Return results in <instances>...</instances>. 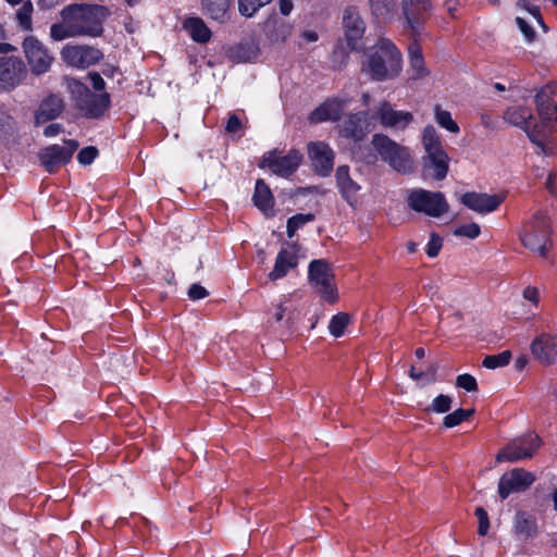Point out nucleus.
Instances as JSON below:
<instances>
[{
    "instance_id": "f257e3e1",
    "label": "nucleus",
    "mask_w": 557,
    "mask_h": 557,
    "mask_svg": "<svg viewBox=\"0 0 557 557\" xmlns=\"http://www.w3.org/2000/svg\"><path fill=\"white\" fill-rule=\"evenodd\" d=\"M403 69L400 51L388 39H381L369 49L362 62V72L376 82L396 78Z\"/></svg>"
},
{
    "instance_id": "f03ea898",
    "label": "nucleus",
    "mask_w": 557,
    "mask_h": 557,
    "mask_svg": "<svg viewBox=\"0 0 557 557\" xmlns=\"http://www.w3.org/2000/svg\"><path fill=\"white\" fill-rule=\"evenodd\" d=\"M109 12L98 4H71L61 11L62 18H69L76 24L81 36L97 37L102 34V24Z\"/></svg>"
},
{
    "instance_id": "7ed1b4c3",
    "label": "nucleus",
    "mask_w": 557,
    "mask_h": 557,
    "mask_svg": "<svg viewBox=\"0 0 557 557\" xmlns=\"http://www.w3.org/2000/svg\"><path fill=\"white\" fill-rule=\"evenodd\" d=\"M67 89L75 109L86 119H100L110 108L108 92L96 94L75 78L67 79Z\"/></svg>"
},
{
    "instance_id": "20e7f679",
    "label": "nucleus",
    "mask_w": 557,
    "mask_h": 557,
    "mask_svg": "<svg viewBox=\"0 0 557 557\" xmlns=\"http://www.w3.org/2000/svg\"><path fill=\"white\" fill-rule=\"evenodd\" d=\"M557 85L547 84L535 94L534 104L539 122V138L543 141L548 133L557 131Z\"/></svg>"
},
{
    "instance_id": "39448f33",
    "label": "nucleus",
    "mask_w": 557,
    "mask_h": 557,
    "mask_svg": "<svg viewBox=\"0 0 557 557\" xmlns=\"http://www.w3.org/2000/svg\"><path fill=\"white\" fill-rule=\"evenodd\" d=\"M372 144L382 160L399 173H410L413 170V162L409 150L392 140L383 134H375Z\"/></svg>"
},
{
    "instance_id": "423d86ee",
    "label": "nucleus",
    "mask_w": 557,
    "mask_h": 557,
    "mask_svg": "<svg viewBox=\"0 0 557 557\" xmlns=\"http://www.w3.org/2000/svg\"><path fill=\"white\" fill-rule=\"evenodd\" d=\"M308 280L325 301L329 304L337 301L335 275L331 263L326 259L312 260L309 263Z\"/></svg>"
},
{
    "instance_id": "0eeeda50",
    "label": "nucleus",
    "mask_w": 557,
    "mask_h": 557,
    "mask_svg": "<svg viewBox=\"0 0 557 557\" xmlns=\"http://www.w3.org/2000/svg\"><path fill=\"white\" fill-rule=\"evenodd\" d=\"M408 206L416 212L440 218L449 211L444 194L422 188L412 189L407 197Z\"/></svg>"
},
{
    "instance_id": "6e6552de",
    "label": "nucleus",
    "mask_w": 557,
    "mask_h": 557,
    "mask_svg": "<svg viewBox=\"0 0 557 557\" xmlns=\"http://www.w3.org/2000/svg\"><path fill=\"white\" fill-rule=\"evenodd\" d=\"M520 238L527 248L543 257L546 256L552 247L548 220L542 214H536L524 232L520 234Z\"/></svg>"
},
{
    "instance_id": "1a4fd4ad",
    "label": "nucleus",
    "mask_w": 557,
    "mask_h": 557,
    "mask_svg": "<svg viewBox=\"0 0 557 557\" xmlns=\"http://www.w3.org/2000/svg\"><path fill=\"white\" fill-rule=\"evenodd\" d=\"M78 141L74 139L63 140V145H51L40 149L38 152V159L40 165L45 168L49 173H54L62 165L67 164L73 153L78 148Z\"/></svg>"
},
{
    "instance_id": "9d476101",
    "label": "nucleus",
    "mask_w": 557,
    "mask_h": 557,
    "mask_svg": "<svg viewBox=\"0 0 557 557\" xmlns=\"http://www.w3.org/2000/svg\"><path fill=\"white\" fill-rule=\"evenodd\" d=\"M27 77V67L17 57L0 58V91H12Z\"/></svg>"
},
{
    "instance_id": "9b49d317",
    "label": "nucleus",
    "mask_w": 557,
    "mask_h": 557,
    "mask_svg": "<svg viewBox=\"0 0 557 557\" xmlns=\"http://www.w3.org/2000/svg\"><path fill=\"white\" fill-rule=\"evenodd\" d=\"M22 46L34 75H41L49 71L53 62V57L37 38L28 36L24 39Z\"/></svg>"
},
{
    "instance_id": "f8f14e48",
    "label": "nucleus",
    "mask_w": 557,
    "mask_h": 557,
    "mask_svg": "<svg viewBox=\"0 0 557 557\" xmlns=\"http://www.w3.org/2000/svg\"><path fill=\"white\" fill-rule=\"evenodd\" d=\"M535 474L523 469L515 468L505 472L498 481V495L506 499L510 494L522 493L527 491L534 482Z\"/></svg>"
},
{
    "instance_id": "ddd939ff",
    "label": "nucleus",
    "mask_w": 557,
    "mask_h": 557,
    "mask_svg": "<svg viewBox=\"0 0 557 557\" xmlns=\"http://www.w3.org/2000/svg\"><path fill=\"white\" fill-rule=\"evenodd\" d=\"M343 27L348 47L351 50L361 49L363 47L361 39L364 34L366 25L355 7H348L344 11Z\"/></svg>"
},
{
    "instance_id": "4468645a",
    "label": "nucleus",
    "mask_w": 557,
    "mask_h": 557,
    "mask_svg": "<svg viewBox=\"0 0 557 557\" xmlns=\"http://www.w3.org/2000/svg\"><path fill=\"white\" fill-rule=\"evenodd\" d=\"M504 119L511 125L522 128L532 143L542 146V140L539 138V129L536 128L535 122H533L535 119L528 108H508L504 113Z\"/></svg>"
},
{
    "instance_id": "2eb2a0df",
    "label": "nucleus",
    "mask_w": 557,
    "mask_h": 557,
    "mask_svg": "<svg viewBox=\"0 0 557 557\" xmlns=\"http://www.w3.org/2000/svg\"><path fill=\"white\" fill-rule=\"evenodd\" d=\"M61 57L65 63L85 69L97 63L102 58V53L89 46L67 45L62 49Z\"/></svg>"
},
{
    "instance_id": "dca6fc26",
    "label": "nucleus",
    "mask_w": 557,
    "mask_h": 557,
    "mask_svg": "<svg viewBox=\"0 0 557 557\" xmlns=\"http://www.w3.org/2000/svg\"><path fill=\"white\" fill-rule=\"evenodd\" d=\"M502 195H487L482 193H466L460 197V201L470 210L484 214L495 211L504 201Z\"/></svg>"
},
{
    "instance_id": "f3484780",
    "label": "nucleus",
    "mask_w": 557,
    "mask_h": 557,
    "mask_svg": "<svg viewBox=\"0 0 557 557\" xmlns=\"http://www.w3.org/2000/svg\"><path fill=\"white\" fill-rule=\"evenodd\" d=\"M531 352L541 364H553L557 359V336L541 334L532 342Z\"/></svg>"
},
{
    "instance_id": "a211bd4d",
    "label": "nucleus",
    "mask_w": 557,
    "mask_h": 557,
    "mask_svg": "<svg viewBox=\"0 0 557 557\" xmlns=\"http://www.w3.org/2000/svg\"><path fill=\"white\" fill-rule=\"evenodd\" d=\"M431 7L429 0H403V13L413 40L420 35L421 15Z\"/></svg>"
},
{
    "instance_id": "6ab92c4d",
    "label": "nucleus",
    "mask_w": 557,
    "mask_h": 557,
    "mask_svg": "<svg viewBox=\"0 0 557 557\" xmlns=\"http://www.w3.org/2000/svg\"><path fill=\"white\" fill-rule=\"evenodd\" d=\"M308 153L315 172L321 176L330 175L334 165V153L324 143H311Z\"/></svg>"
},
{
    "instance_id": "aec40b11",
    "label": "nucleus",
    "mask_w": 557,
    "mask_h": 557,
    "mask_svg": "<svg viewBox=\"0 0 557 557\" xmlns=\"http://www.w3.org/2000/svg\"><path fill=\"white\" fill-rule=\"evenodd\" d=\"M64 108V101L59 95L51 94L44 98L35 112V126L55 120L63 113Z\"/></svg>"
},
{
    "instance_id": "412c9836",
    "label": "nucleus",
    "mask_w": 557,
    "mask_h": 557,
    "mask_svg": "<svg viewBox=\"0 0 557 557\" xmlns=\"http://www.w3.org/2000/svg\"><path fill=\"white\" fill-rule=\"evenodd\" d=\"M300 162L301 154L297 150H292L284 157L263 158L262 166H269L271 171L277 175L288 176L296 171Z\"/></svg>"
},
{
    "instance_id": "4be33fe9",
    "label": "nucleus",
    "mask_w": 557,
    "mask_h": 557,
    "mask_svg": "<svg viewBox=\"0 0 557 557\" xmlns=\"http://www.w3.org/2000/svg\"><path fill=\"white\" fill-rule=\"evenodd\" d=\"M376 116L385 127L397 129L405 128L413 119L410 112L396 111L387 101L382 102Z\"/></svg>"
},
{
    "instance_id": "5701e85b",
    "label": "nucleus",
    "mask_w": 557,
    "mask_h": 557,
    "mask_svg": "<svg viewBox=\"0 0 557 557\" xmlns=\"http://www.w3.org/2000/svg\"><path fill=\"white\" fill-rule=\"evenodd\" d=\"M263 32L271 42L282 44L292 34V25L277 14H273L264 22Z\"/></svg>"
},
{
    "instance_id": "b1692460",
    "label": "nucleus",
    "mask_w": 557,
    "mask_h": 557,
    "mask_svg": "<svg viewBox=\"0 0 557 557\" xmlns=\"http://www.w3.org/2000/svg\"><path fill=\"white\" fill-rule=\"evenodd\" d=\"M449 157L444 149L426 153L423 158V165L426 171H432V176L436 181H442L448 173Z\"/></svg>"
},
{
    "instance_id": "393cba45",
    "label": "nucleus",
    "mask_w": 557,
    "mask_h": 557,
    "mask_svg": "<svg viewBox=\"0 0 557 557\" xmlns=\"http://www.w3.org/2000/svg\"><path fill=\"white\" fill-rule=\"evenodd\" d=\"M298 264V257L295 250L282 249L276 259L273 270L269 273L271 281L284 277L290 269Z\"/></svg>"
},
{
    "instance_id": "a878e982",
    "label": "nucleus",
    "mask_w": 557,
    "mask_h": 557,
    "mask_svg": "<svg viewBox=\"0 0 557 557\" xmlns=\"http://www.w3.org/2000/svg\"><path fill=\"white\" fill-rule=\"evenodd\" d=\"M337 187L349 205L356 201V195L360 186L349 176V169L347 165H341L336 170Z\"/></svg>"
},
{
    "instance_id": "bb28decb",
    "label": "nucleus",
    "mask_w": 557,
    "mask_h": 557,
    "mask_svg": "<svg viewBox=\"0 0 557 557\" xmlns=\"http://www.w3.org/2000/svg\"><path fill=\"white\" fill-rule=\"evenodd\" d=\"M342 116V106L338 101H326L313 110L310 114L312 123L323 121H337Z\"/></svg>"
},
{
    "instance_id": "cd10ccee",
    "label": "nucleus",
    "mask_w": 557,
    "mask_h": 557,
    "mask_svg": "<svg viewBox=\"0 0 557 557\" xmlns=\"http://www.w3.org/2000/svg\"><path fill=\"white\" fill-rule=\"evenodd\" d=\"M532 457V451L525 448L522 442L513 441L507 444L496 456L498 462L509 461L516 462L520 459H528Z\"/></svg>"
},
{
    "instance_id": "c85d7f7f",
    "label": "nucleus",
    "mask_w": 557,
    "mask_h": 557,
    "mask_svg": "<svg viewBox=\"0 0 557 557\" xmlns=\"http://www.w3.org/2000/svg\"><path fill=\"white\" fill-rule=\"evenodd\" d=\"M409 53V63H410V70L412 72V78L413 79H420L423 77H426L430 72L425 66L421 49L419 45L417 44V40H413V42L408 48Z\"/></svg>"
},
{
    "instance_id": "c756f323",
    "label": "nucleus",
    "mask_w": 557,
    "mask_h": 557,
    "mask_svg": "<svg viewBox=\"0 0 557 557\" xmlns=\"http://www.w3.org/2000/svg\"><path fill=\"white\" fill-rule=\"evenodd\" d=\"M232 0H201L202 10L212 20L224 23Z\"/></svg>"
},
{
    "instance_id": "7c9ffc66",
    "label": "nucleus",
    "mask_w": 557,
    "mask_h": 557,
    "mask_svg": "<svg viewBox=\"0 0 557 557\" xmlns=\"http://www.w3.org/2000/svg\"><path fill=\"white\" fill-rule=\"evenodd\" d=\"M252 199L255 206L264 213L273 209L274 198L263 180L257 181Z\"/></svg>"
},
{
    "instance_id": "2f4dec72",
    "label": "nucleus",
    "mask_w": 557,
    "mask_h": 557,
    "mask_svg": "<svg viewBox=\"0 0 557 557\" xmlns=\"http://www.w3.org/2000/svg\"><path fill=\"white\" fill-rule=\"evenodd\" d=\"M184 27L195 41L207 42L211 37L210 29L199 17H189L186 20Z\"/></svg>"
},
{
    "instance_id": "473e14b6",
    "label": "nucleus",
    "mask_w": 557,
    "mask_h": 557,
    "mask_svg": "<svg viewBox=\"0 0 557 557\" xmlns=\"http://www.w3.org/2000/svg\"><path fill=\"white\" fill-rule=\"evenodd\" d=\"M258 50L255 42H240L228 50V57L235 62H248L257 55Z\"/></svg>"
},
{
    "instance_id": "72a5a7b5",
    "label": "nucleus",
    "mask_w": 557,
    "mask_h": 557,
    "mask_svg": "<svg viewBox=\"0 0 557 557\" xmlns=\"http://www.w3.org/2000/svg\"><path fill=\"white\" fill-rule=\"evenodd\" d=\"M536 521L525 511H518L515 517V531L517 534L525 537H532L536 534Z\"/></svg>"
},
{
    "instance_id": "f704fd0d",
    "label": "nucleus",
    "mask_w": 557,
    "mask_h": 557,
    "mask_svg": "<svg viewBox=\"0 0 557 557\" xmlns=\"http://www.w3.org/2000/svg\"><path fill=\"white\" fill-rule=\"evenodd\" d=\"M343 131L347 137L360 140L364 136V119L361 113L351 114L344 121Z\"/></svg>"
},
{
    "instance_id": "c9c22d12",
    "label": "nucleus",
    "mask_w": 557,
    "mask_h": 557,
    "mask_svg": "<svg viewBox=\"0 0 557 557\" xmlns=\"http://www.w3.org/2000/svg\"><path fill=\"white\" fill-rule=\"evenodd\" d=\"M50 36L54 40H62L69 37L81 36L76 24L69 18H63V24H53L50 28Z\"/></svg>"
},
{
    "instance_id": "e433bc0d",
    "label": "nucleus",
    "mask_w": 557,
    "mask_h": 557,
    "mask_svg": "<svg viewBox=\"0 0 557 557\" xmlns=\"http://www.w3.org/2000/svg\"><path fill=\"white\" fill-rule=\"evenodd\" d=\"M474 409H462L458 408L457 410L453 411L451 413H448L444 420L443 424L445 428H454L456 425H459L462 421L468 420L474 414Z\"/></svg>"
},
{
    "instance_id": "4c0bfd02",
    "label": "nucleus",
    "mask_w": 557,
    "mask_h": 557,
    "mask_svg": "<svg viewBox=\"0 0 557 557\" xmlns=\"http://www.w3.org/2000/svg\"><path fill=\"white\" fill-rule=\"evenodd\" d=\"M350 322V315L346 312H339L335 314L329 325L330 333L335 336L339 337L344 334L345 329Z\"/></svg>"
},
{
    "instance_id": "58836bf2",
    "label": "nucleus",
    "mask_w": 557,
    "mask_h": 557,
    "mask_svg": "<svg viewBox=\"0 0 557 557\" xmlns=\"http://www.w3.org/2000/svg\"><path fill=\"white\" fill-rule=\"evenodd\" d=\"M511 359V352L509 350H505L498 355H488L483 361L482 366L487 369H496L499 367H505L509 363Z\"/></svg>"
},
{
    "instance_id": "ea45409f",
    "label": "nucleus",
    "mask_w": 557,
    "mask_h": 557,
    "mask_svg": "<svg viewBox=\"0 0 557 557\" xmlns=\"http://www.w3.org/2000/svg\"><path fill=\"white\" fill-rule=\"evenodd\" d=\"M435 119L438 125L447 131L455 134L459 132V126L451 119L450 113L446 110H442L440 106H435Z\"/></svg>"
},
{
    "instance_id": "a19ab883",
    "label": "nucleus",
    "mask_w": 557,
    "mask_h": 557,
    "mask_svg": "<svg viewBox=\"0 0 557 557\" xmlns=\"http://www.w3.org/2000/svg\"><path fill=\"white\" fill-rule=\"evenodd\" d=\"M422 141L426 153L435 151V149H443L433 126L424 128Z\"/></svg>"
},
{
    "instance_id": "79ce46f5",
    "label": "nucleus",
    "mask_w": 557,
    "mask_h": 557,
    "mask_svg": "<svg viewBox=\"0 0 557 557\" xmlns=\"http://www.w3.org/2000/svg\"><path fill=\"white\" fill-rule=\"evenodd\" d=\"M314 220V214L308 213V214H301L298 213L287 221V235L288 237H293L296 233V231L302 226L304 224L311 222Z\"/></svg>"
},
{
    "instance_id": "37998d69",
    "label": "nucleus",
    "mask_w": 557,
    "mask_h": 557,
    "mask_svg": "<svg viewBox=\"0 0 557 557\" xmlns=\"http://www.w3.org/2000/svg\"><path fill=\"white\" fill-rule=\"evenodd\" d=\"M32 12L33 4L30 1H26L23 3V5L18 9L16 13L18 24L24 30L32 29Z\"/></svg>"
},
{
    "instance_id": "c03bdc74",
    "label": "nucleus",
    "mask_w": 557,
    "mask_h": 557,
    "mask_svg": "<svg viewBox=\"0 0 557 557\" xmlns=\"http://www.w3.org/2000/svg\"><path fill=\"white\" fill-rule=\"evenodd\" d=\"M372 13L377 17H385L395 7L394 0H370Z\"/></svg>"
},
{
    "instance_id": "a18cd8bd",
    "label": "nucleus",
    "mask_w": 557,
    "mask_h": 557,
    "mask_svg": "<svg viewBox=\"0 0 557 557\" xmlns=\"http://www.w3.org/2000/svg\"><path fill=\"white\" fill-rule=\"evenodd\" d=\"M451 401L453 399L450 396L441 394L432 401L431 406L426 410L436 413L448 412L451 408Z\"/></svg>"
},
{
    "instance_id": "49530a36",
    "label": "nucleus",
    "mask_w": 557,
    "mask_h": 557,
    "mask_svg": "<svg viewBox=\"0 0 557 557\" xmlns=\"http://www.w3.org/2000/svg\"><path fill=\"white\" fill-rule=\"evenodd\" d=\"M456 386L459 388H463L467 392L478 391V383L475 377L468 373L460 374L457 376Z\"/></svg>"
},
{
    "instance_id": "de8ad7c7",
    "label": "nucleus",
    "mask_w": 557,
    "mask_h": 557,
    "mask_svg": "<svg viewBox=\"0 0 557 557\" xmlns=\"http://www.w3.org/2000/svg\"><path fill=\"white\" fill-rule=\"evenodd\" d=\"M480 226L476 223L465 224L457 227L454 231L456 236H465L471 239L476 238L480 235Z\"/></svg>"
},
{
    "instance_id": "09e8293b",
    "label": "nucleus",
    "mask_w": 557,
    "mask_h": 557,
    "mask_svg": "<svg viewBox=\"0 0 557 557\" xmlns=\"http://www.w3.org/2000/svg\"><path fill=\"white\" fill-rule=\"evenodd\" d=\"M13 127L14 119L4 106H0V133L9 134L13 131Z\"/></svg>"
},
{
    "instance_id": "8fccbe9b",
    "label": "nucleus",
    "mask_w": 557,
    "mask_h": 557,
    "mask_svg": "<svg viewBox=\"0 0 557 557\" xmlns=\"http://www.w3.org/2000/svg\"><path fill=\"white\" fill-rule=\"evenodd\" d=\"M257 0H238V11L243 16L251 17L263 5H257Z\"/></svg>"
},
{
    "instance_id": "3c124183",
    "label": "nucleus",
    "mask_w": 557,
    "mask_h": 557,
    "mask_svg": "<svg viewBox=\"0 0 557 557\" xmlns=\"http://www.w3.org/2000/svg\"><path fill=\"white\" fill-rule=\"evenodd\" d=\"M475 516L478 517V520H479V528H478V533L482 536L486 535L487 534V531L490 529V520H488V516H487V512L484 508L482 507H478L475 509Z\"/></svg>"
},
{
    "instance_id": "603ef678",
    "label": "nucleus",
    "mask_w": 557,
    "mask_h": 557,
    "mask_svg": "<svg viewBox=\"0 0 557 557\" xmlns=\"http://www.w3.org/2000/svg\"><path fill=\"white\" fill-rule=\"evenodd\" d=\"M98 156V149L94 146L83 148L78 154L77 160L81 164L87 165L90 164L95 158Z\"/></svg>"
},
{
    "instance_id": "864d4df0",
    "label": "nucleus",
    "mask_w": 557,
    "mask_h": 557,
    "mask_svg": "<svg viewBox=\"0 0 557 557\" xmlns=\"http://www.w3.org/2000/svg\"><path fill=\"white\" fill-rule=\"evenodd\" d=\"M442 248V238L436 234L432 233L430 242L428 244L426 253L429 257L434 258L438 255Z\"/></svg>"
},
{
    "instance_id": "5fc2aeb1",
    "label": "nucleus",
    "mask_w": 557,
    "mask_h": 557,
    "mask_svg": "<svg viewBox=\"0 0 557 557\" xmlns=\"http://www.w3.org/2000/svg\"><path fill=\"white\" fill-rule=\"evenodd\" d=\"M516 23L528 41H533L535 38L534 29L522 17H517Z\"/></svg>"
},
{
    "instance_id": "6e6d98bb",
    "label": "nucleus",
    "mask_w": 557,
    "mask_h": 557,
    "mask_svg": "<svg viewBox=\"0 0 557 557\" xmlns=\"http://www.w3.org/2000/svg\"><path fill=\"white\" fill-rule=\"evenodd\" d=\"M187 294L191 300H199L206 298L209 292L200 284H193Z\"/></svg>"
},
{
    "instance_id": "4d7b16f0",
    "label": "nucleus",
    "mask_w": 557,
    "mask_h": 557,
    "mask_svg": "<svg viewBox=\"0 0 557 557\" xmlns=\"http://www.w3.org/2000/svg\"><path fill=\"white\" fill-rule=\"evenodd\" d=\"M522 296L524 299L533 302L534 305L539 304L540 300V294L539 289L534 286H528L524 288Z\"/></svg>"
},
{
    "instance_id": "13d9d810",
    "label": "nucleus",
    "mask_w": 557,
    "mask_h": 557,
    "mask_svg": "<svg viewBox=\"0 0 557 557\" xmlns=\"http://www.w3.org/2000/svg\"><path fill=\"white\" fill-rule=\"evenodd\" d=\"M88 77L90 78L92 87H94L95 90L102 91L104 89L106 83H104L103 78L100 76L99 73L90 72L88 74Z\"/></svg>"
},
{
    "instance_id": "bf43d9fd",
    "label": "nucleus",
    "mask_w": 557,
    "mask_h": 557,
    "mask_svg": "<svg viewBox=\"0 0 557 557\" xmlns=\"http://www.w3.org/2000/svg\"><path fill=\"white\" fill-rule=\"evenodd\" d=\"M240 127H242V122H240V120L238 119V116H237V115H235V114L230 115V117H228V120H227V123H226L225 131H226L227 133H235V132H237Z\"/></svg>"
},
{
    "instance_id": "052dcab7",
    "label": "nucleus",
    "mask_w": 557,
    "mask_h": 557,
    "mask_svg": "<svg viewBox=\"0 0 557 557\" xmlns=\"http://www.w3.org/2000/svg\"><path fill=\"white\" fill-rule=\"evenodd\" d=\"M521 442L523 446L532 453L536 450L541 445V438L537 435H531L529 438H524Z\"/></svg>"
},
{
    "instance_id": "680f3d73",
    "label": "nucleus",
    "mask_w": 557,
    "mask_h": 557,
    "mask_svg": "<svg viewBox=\"0 0 557 557\" xmlns=\"http://www.w3.org/2000/svg\"><path fill=\"white\" fill-rule=\"evenodd\" d=\"M61 132H63V127L61 124L59 123H52V124H49L45 129H44V135L46 137H53L58 134H60Z\"/></svg>"
},
{
    "instance_id": "e2e57ef3",
    "label": "nucleus",
    "mask_w": 557,
    "mask_h": 557,
    "mask_svg": "<svg viewBox=\"0 0 557 557\" xmlns=\"http://www.w3.org/2000/svg\"><path fill=\"white\" fill-rule=\"evenodd\" d=\"M528 12L535 18V21L537 22V24L544 29L546 30L547 27L542 18V15H541V12H540V9L535 5H532Z\"/></svg>"
},
{
    "instance_id": "0e129e2a",
    "label": "nucleus",
    "mask_w": 557,
    "mask_h": 557,
    "mask_svg": "<svg viewBox=\"0 0 557 557\" xmlns=\"http://www.w3.org/2000/svg\"><path fill=\"white\" fill-rule=\"evenodd\" d=\"M293 10V2L290 0H280V11L283 15H288Z\"/></svg>"
},
{
    "instance_id": "69168bd1",
    "label": "nucleus",
    "mask_w": 557,
    "mask_h": 557,
    "mask_svg": "<svg viewBox=\"0 0 557 557\" xmlns=\"http://www.w3.org/2000/svg\"><path fill=\"white\" fill-rule=\"evenodd\" d=\"M556 180H557V175L553 174V173H550L546 180V187L554 195H557V188L555 187Z\"/></svg>"
},
{
    "instance_id": "338daca9",
    "label": "nucleus",
    "mask_w": 557,
    "mask_h": 557,
    "mask_svg": "<svg viewBox=\"0 0 557 557\" xmlns=\"http://www.w3.org/2000/svg\"><path fill=\"white\" fill-rule=\"evenodd\" d=\"M15 51H17V48L15 46L8 42H0V53L7 54Z\"/></svg>"
},
{
    "instance_id": "774afa93",
    "label": "nucleus",
    "mask_w": 557,
    "mask_h": 557,
    "mask_svg": "<svg viewBox=\"0 0 557 557\" xmlns=\"http://www.w3.org/2000/svg\"><path fill=\"white\" fill-rule=\"evenodd\" d=\"M286 310H287V309H286L283 305H278V306H277V311H276V313H275V320H276L277 322H280V321H282V320H283V318H284V313H285V311H286Z\"/></svg>"
}]
</instances>
